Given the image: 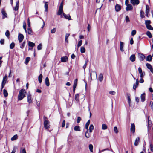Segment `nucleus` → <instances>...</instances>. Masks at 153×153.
Instances as JSON below:
<instances>
[{
    "label": "nucleus",
    "instance_id": "b1692460",
    "mask_svg": "<svg viewBox=\"0 0 153 153\" xmlns=\"http://www.w3.org/2000/svg\"><path fill=\"white\" fill-rule=\"evenodd\" d=\"M105 0H96V2L97 3H100L101 4V6L100 7V9L103 6V4L102 3Z\"/></svg>",
    "mask_w": 153,
    "mask_h": 153
},
{
    "label": "nucleus",
    "instance_id": "774afa93",
    "mask_svg": "<svg viewBox=\"0 0 153 153\" xmlns=\"http://www.w3.org/2000/svg\"><path fill=\"white\" fill-rule=\"evenodd\" d=\"M65 120H64L63 121V122H62V127H64L65 126Z\"/></svg>",
    "mask_w": 153,
    "mask_h": 153
},
{
    "label": "nucleus",
    "instance_id": "4be33fe9",
    "mask_svg": "<svg viewBox=\"0 0 153 153\" xmlns=\"http://www.w3.org/2000/svg\"><path fill=\"white\" fill-rule=\"evenodd\" d=\"M130 60L132 62H134L135 60V56L134 54H133L130 57Z\"/></svg>",
    "mask_w": 153,
    "mask_h": 153
},
{
    "label": "nucleus",
    "instance_id": "e2e57ef3",
    "mask_svg": "<svg viewBox=\"0 0 153 153\" xmlns=\"http://www.w3.org/2000/svg\"><path fill=\"white\" fill-rule=\"evenodd\" d=\"M87 61H85V62L84 65L83 66V69L85 70V68L86 67L87 64Z\"/></svg>",
    "mask_w": 153,
    "mask_h": 153
},
{
    "label": "nucleus",
    "instance_id": "473e14b6",
    "mask_svg": "<svg viewBox=\"0 0 153 153\" xmlns=\"http://www.w3.org/2000/svg\"><path fill=\"white\" fill-rule=\"evenodd\" d=\"M103 75L102 74H100L99 77V80L101 82L103 80Z\"/></svg>",
    "mask_w": 153,
    "mask_h": 153
},
{
    "label": "nucleus",
    "instance_id": "864d4df0",
    "mask_svg": "<svg viewBox=\"0 0 153 153\" xmlns=\"http://www.w3.org/2000/svg\"><path fill=\"white\" fill-rule=\"evenodd\" d=\"M127 98H128V103L129 104H130L131 102V99H130V97L129 95L127 94Z\"/></svg>",
    "mask_w": 153,
    "mask_h": 153
},
{
    "label": "nucleus",
    "instance_id": "603ef678",
    "mask_svg": "<svg viewBox=\"0 0 153 153\" xmlns=\"http://www.w3.org/2000/svg\"><path fill=\"white\" fill-rule=\"evenodd\" d=\"M82 41L81 40L79 41L78 44L77 45V46L78 48L80 46H81L82 44Z\"/></svg>",
    "mask_w": 153,
    "mask_h": 153
},
{
    "label": "nucleus",
    "instance_id": "6e6552de",
    "mask_svg": "<svg viewBox=\"0 0 153 153\" xmlns=\"http://www.w3.org/2000/svg\"><path fill=\"white\" fill-rule=\"evenodd\" d=\"M130 2L133 5H137L140 3L139 0H130Z\"/></svg>",
    "mask_w": 153,
    "mask_h": 153
},
{
    "label": "nucleus",
    "instance_id": "8fccbe9b",
    "mask_svg": "<svg viewBox=\"0 0 153 153\" xmlns=\"http://www.w3.org/2000/svg\"><path fill=\"white\" fill-rule=\"evenodd\" d=\"M89 149H90L91 152H93V150H92L93 148V146L91 144H90L89 145Z\"/></svg>",
    "mask_w": 153,
    "mask_h": 153
},
{
    "label": "nucleus",
    "instance_id": "2f4dec72",
    "mask_svg": "<svg viewBox=\"0 0 153 153\" xmlns=\"http://www.w3.org/2000/svg\"><path fill=\"white\" fill-rule=\"evenodd\" d=\"M74 130L75 131H80V127L79 126H75L74 128Z\"/></svg>",
    "mask_w": 153,
    "mask_h": 153
},
{
    "label": "nucleus",
    "instance_id": "49530a36",
    "mask_svg": "<svg viewBox=\"0 0 153 153\" xmlns=\"http://www.w3.org/2000/svg\"><path fill=\"white\" fill-rule=\"evenodd\" d=\"M27 30H28L27 31L28 33L29 34L31 35L32 32V31L31 29L30 28V27H29L28 28Z\"/></svg>",
    "mask_w": 153,
    "mask_h": 153
},
{
    "label": "nucleus",
    "instance_id": "3c124183",
    "mask_svg": "<svg viewBox=\"0 0 153 153\" xmlns=\"http://www.w3.org/2000/svg\"><path fill=\"white\" fill-rule=\"evenodd\" d=\"M23 27L26 33L27 30H26V24L25 22L23 23Z\"/></svg>",
    "mask_w": 153,
    "mask_h": 153
},
{
    "label": "nucleus",
    "instance_id": "4d7b16f0",
    "mask_svg": "<svg viewBox=\"0 0 153 153\" xmlns=\"http://www.w3.org/2000/svg\"><path fill=\"white\" fill-rule=\"evenodd\" d=\"M42 44H40L37 46V49L38 50H40L42 49Z\"/></svg>",
    "mask_w": 153,
    "mask_h": 153
},
{
    "label": "nucleus",
    "instance_id": "c9c22d12",
    "mask_svg": "<svg viewBox=\"0 0 153 153\" xmlns=\"http://www.w3.org/2000/svg\"><path fill=\"white\" fill-rule=\"evenodd\" d=\"M30 58L29 57H27L25 60V63L26 64H27V63H28L29 62L30 60Z\"/></svg>",
    "mask_w": 153,
    "mask_h": 153
},
{
    "label": "nucleus",
    "instance_id": "4c0bfd02",
    "mask_svg": "<svg viewBox=\"0 0 153 153\" xmlns=\"http://www.w3.org/2000/svg\"><path fill=\"white\" fill-rule=\"evenodd\" d=\"M3 94L5 97H6L8 96V92L5 89H4L3 90Z\"/></svg>",
    "mask_w": 153,
    "mask_h": 153
},
{
    "label": "nucleus",
    "instance_id": "0e129e2a",
    "mask_svg": "<svg viewBox=\"0 0 153 153\" xmlns=\"http://www.w3.org/2000/svg\"><path fill=\"white\" fill-rule=\"evenodd\" d=\"M81 120V118L80 117H77V123H79L80 121Z\"/></svg>",
    "mask_w": 153,
    "mask_h": 153
},
{
    "label": "nucleus",
    "instance_id": "de8ad7c7",
    "mask_svg": "<svg viewBox=\"0 0 153 153\" xmlns=\"http://www.w3.org/2000/svg\"><path fill=\"white\" fill-rule=\"evenodd\" d=\"M114 132L116 134H117L118 132V131L117 129V127L116 126L114 127Z\"/></svg>",
    "mask_w": 153,
    "mask_h": 153
},
{
    "label": "nucleus",
    "instance_id": "7c9ffc66",
    "mask_svg": "<svg viewBox=\"0 0 153 153\" xmlns=\"http://www.w3.org/2000/svg\"><path fill=\"white\" fill-rule=\"evenodd\" d=\"M107 128V126L105 124H103L102 125V130H106Z\"/></svg>",
    "mask_w": 153,
    "mask_h": 153
},
{
    "label": "nucleus",
    "instance_id": "2eb2a0df",
    "mask_svg": "<svg viewBox=\"0 0 153 153\" xmlns=\"http://www.w3.org/2000/svg\"><path fill=\"white\" fill-rule=\"evenodd\" d=\"M141 101L142 102H143L145 100V94L143 93L141 94L140 96Z\"/></svg>",
    "mask_w": 153,
    "mask_h": 153
},
{
    "label": "nucleus",
    "instance_id": "6ab92c4d",
    "mask_svg": "<svg viewBox=\"0 0 153 153\" xmlns=\"http://www.w3.org/2000/svg\"><path fill=\"white\" fill-rule=\"evenodd\" d=\"M140 139L139 137H137L136 139L134 142V145L135 146H137L138 145L139 143L140 142Z\"/></svg>",
    "mask_w": 153,
    "mask_h": 153
},
{
    "label": "nucleus",
    "instance_id": "0eeeda50",
    "mask_svg": "<svg viewBox=\"0 0 153 153\" xmlns=\"http://www.w3.org/2000/svg\"><path fill=\"white\" fill-rule=\"evenodd\" d=\"M138 71L140 74V77L143 78L145 75L144 72H142V70L140 67H139L138 68Z\"/></svg>",
    "mask_w": 153,
    "mask_h": 153
},
{
    "label": "nucleus",
    "instance_id": "4468645a",
    "mask_svg": "<svg viewBox=\"0 0 153 153\" xmlns=\"http://www.w3.org/2000/svg\"><path fill=\"white\" fill-rule=\"evenodd\" d=\"M130 130L131 132L134 133L135 131V126L134 123H132L131 125Z\"/></svg>",
    "mask_w": 153,
    "mask_h": 153
},
{
    "label": "nucleus",
    "instance_id": "f3484780",
    "mask_svg": "<svg viewBox=\"0 0 153 153\" xmlns=\"http://www.w3.org/2000/svg\"><path fill=\"white\" fill-rule=\"evenodd\" d=\"M115 8L116 11L117 12H118L120 10L121 7L120 5L118 4H116L115 6Z\"/></svg>",
    "mask_w": 153,
    "mask_h": 153
},
{
    "label": "nucleus",
    "instance_id": "5fc2aeb1",
    "mask_svg": "<svg viewBox=\"0 0 153 153\" xmlns=\"http://www.w3.org/2000/svg\"><path fill=\"white\" fill-rule=\"evenodd\" d=\"M5 35L7 37H8L10 35V33L8 30H7L6 31L5 33Z\"/></svg>",
    "mask_w": 153,
    "mask_h": 153
},
{
    "label": "nucleus",
    "instance_id": "13d9d810",
    "mask_svg": "<svg viewBox=\"0 0 153 153\" xmlns=\"http://www.w3.org/2000/svg\"><path fill=\"white\" fill-rule=\"evenodd\" d=\"M25 42H24L22 43V45L20 46V48L22 49L25 46Z\"/></svg>",
    "mask_w": 153,
    "mask_h": 153
},
{
    "label": "nucleus",
    "instance_id": "c756f323",
    "mask_svg": "<svg viewBox=\"0 0 153 153\" xmlns=\"http://www.w3.org/2000/svg\"><path fill=\"white\" fill-rule=\"evenodd\" d=\"M149 7L148 5H146V14L147 16H148V14L149 13Z\"/></svg>",
    "mask_w": 153,
    "mask_h": 153
},
{
    "label": "nucleus",
    "instance_id": "a211bd4d",
    "mask_svg": "<svg viewBox=\"0 0 153 153\" xmlns=\"http://www.w3.org/2000/svg\"><path fill=\"white\" fill-rule=\"evenodd\" d=\"M68 60V58L65 56L61 57V61L62 62H65Z\"/></svg>",
    "mask_w": 153,
    "mask_h": 153
},
{
    "label": "nucleus",
    "instance_id": "aec40b11",
    "mask_svg": "<svg viewBox=\"0 0 153 153\" xmlns=\"http://www.w3.org/2000/svg\"><path fill=\"white\" fill-rule=\"evenodd\" d=\"M139 84L138 80V79H137L136 81L135 84H134L133 86V88L134 90H135L137 87L138 86Z\"/></svg>",
    "mask_w": 153,
    "mask_h": 153
},
{
    "label": "nucleus",
    "instance_id": "423d86ee",
    "mask_svg": "<svg viewBox=\"0 0 153 153\" xmlns=\"http://www.w3.org/2000/svg\"><path fill=\"white\" fill-rule=\"evenodd\" d=\"M7 75H5V76L3 77V80L2 81L1 86H2V89L4 88V85H5L7 80Z\"/></svg>",
    "mask_w": 153,
    "mask_h": 153
},
{
    "label": "nucleus",
    "instance_id": "6e6d98bb",
    "mask_svg": "<svg viewBox=\"0 0 153 153\" xmlns=\"http://www.w3.org/2000/svg\"><path fill=\"white\" fill-rule=\"evenodd\" d=\"M136 33V31L135 30H133L131 31V35L132 36L134 35Z\"/></svg>",
    "mask_w": 153,
    "mask_h": 153
},
{
    "label": "nucleus",
    "instance_id": "bf43d9fd",
    "mask_svg": "<svg viewBox=\"0 0 153 153\" xmlns=\"http://www.w3.org/2000/svg\"><path fill=\"white\" fill-rule=\"evenodd\" d=\"M125 19L127 22H129L130 21L129 17L128 16H126Z\"/></svg>",
    "mask_w": 153,
    "mask_h": 153
},
{
    "label": "nucleus",
    "instance_id": "e433bc0d",
    "mask_svg": "<svg viewBox=\"0 0 153 153\" xmlns=\"http://www.w3.org/2000/svg\"><path fill=\"white\" fill-rule=\"evenodd\" d=\"M28 45L29 46L33 47H34L35 45V44L34 43H33L29 41Z\"/></svg>",
    "mask_w": 153,
    "mask_h": 153
},
{
    "label": "nucleus",
    "instance_id": "a18cd8bd",
    "mask_svg": "<svg viewBox=\"0 0 153 153\" xmlns=\"http://www.w3.org/2000/svg\"><path fill=\"white\" fill-rule=\"evenodd\" d=\"M85 136L87 138H89L90 137V135L88 132V130H87L85 132Z\"/></svg>",
    "mask_w": 153,
    "mask_h": 153
},
{
    "label": "nucleus",
    "instance_id": "37998d69",
    "mask_svg": "<svg viewBox=\"0 0 153 153\" xmlns=\"http://www.w3.org/2000/svg\"><path fill=\"white\" fill-rule=\"evenodd\" d=\"M17 135H14L11 138V140L12 141H13L16 140L17 138Z\"/></svg>",
    "mask_w": 153,
    "mask_h": 153
},
{
    "label": "nucleus",
    "instance_id": "9b49d317",
    "mask_svg": "<svg viewBox=\"0 0 153 153\" xmlns=\"http://www.w3.org/2000/svg\"><path fill=\"white\" fill-rule=\"evenodd\" d=\"M146 65L148 69H149L152 73H153V68L152 66L149 63H147Z\"/></svg>",
    "mask_w": 153,
    "mask_h": 153
},
{
    "label": "nucleus",
    "instance_id": "7ed1b4c3",
    "mask_svg": "<svg viewBox=\"0 0 153 153\" xmlns=\"http://www.w3.org/2000/svg\"><path fill=\"white\" fill-rule=\"evenodd\" d=\"M49 123V121L48 120H45L44 121V126L46 129H49L50 128Z\"/></svg>",
    "mask_w": 153,
    "mask_h": 153
},
{
    "label": "nucleus",
    "instance_id": "412c9836",
    "mask_svg": "<svg viewBox=\"0 0 153 153\" xmlns=\"http://www.w3.org/2000/svg\"><path fill=\"white\" fill-rule=\"evenodd\" d=\"M63 15L65 18L68 19V20H70L71 19V16L69 15L68 14L66 15L64 13H63Z\"/></svg>",
    "mask_w": 153,
    "mask_h": 153
},
{
    "label": "nucleus",
    "instance_id": "58836bf2",
    "mask_svg": "<svg viewBox=\"0 0 153 153\" xmlns=\"http://www.w3.org/2000/svg\"><path fill=\"white\" fill-rule=\"evenodd\" d=\"M90 123V120H88L87 123H86L85 125V128L86 129H87V130H88V126L89 125Z\"/></svg>",
    "mask_w": 153,
    "mask_h": 153
},
{
    "label": "nucleus",
    "instance_id": "69168bd1",
    "mask_svg": "<svg viewBox=\"0 0 153 153\" xmlns=\"http://www.w3.org/2000/svg\"><path fill=\"white\" fill-rule=\"evenodd\" d=\"M109 93L110 94L113 95H114L116 94V92L114 91H110L109 92Z\"/></svg>",
    "mask_w": 153,
    "mask_h": 153
},
{
    "label": "nucleus",
    "instance_id": "09e8293b",
    "mask_svg": "<svg viewBox=\"0 0 153 153\" xmlns=\"http://www.w3.org/2000/svg\"><path fill=\"white\" fill-rule=\"evenodd\" d=\"M15 46V44L13 42L10 45V48L11 49H12Z\"/></svg>",
    "mask_w": 153,
    "mask_h": 153
},
{
    "label": "nucleus",
    "instance_id": "f03ea898",
    "mask_svg": "<svg viewBox=\"0 0 153 153\" xmlns=\"http://www.w3.org/2000/svg\"><path fill=\"white\" fill-rule=\"evenodd\" d=\"M63 2H62L60 4L58 11L57 13L58 15H61L63 13Z\"/></svg>",
    "mask_w": 153,
    "mask_h": 153
},
{
    "label": "nucleus",
    "instance_id": "680f3d73",
    "mask_svg": "<svg viewBox=\"0 0 153 153\" xmlns=\"http://www.w3.org/2000/svg\"><path fill=\"white\" fill-rule=\"evenodd\" d=\"M56 31V29L55 28H53V29H52L51 30V33H55Z\"/></svg>",
    "mask_w": 153,
    "mask_h": 153
},
{
    "label": "nucleus",
    "instance_id": "cd10ccee",
    "mask_svg": "<svg viewBox=\"0 0 153 153\" xmlns=\"http://www.w3.org/2000/svg\"><path fill=\"white\" fill-rule=\"evenodd\" d=\"M42 75L40 74L38 77V80L39 83H41L42 81Z\"/></svg>",
    "mask_w": 153,
    "mask_h": 153
},
{
    "label": "nucleus",
    "instance_id": "79ce46f5",
    "mask_svg": "<svg viewBox=\"0 0 153 153\" xmlns=\"http://www.w3.org/2000/svg\"><path fill=\"white\" fill-rule=\"evenodd\" d=\"M110 150L108 149H105L100 151V152H109Z\"/></svg>",
    "mask_w": 153,
    "mask_h": 153
},
{
    "label": "nucleus",
    "instance_id": "f257e3e1",
    "mask_svg": "<svg viewBox=\"0 0 153 153\" xmlns=\"http://www.w3.org/2000/svg\"><path fill=\"white\" fill-rule=\"evenodd\" d=\"M26 94V91L24 89H22L20 90L18 96V100H22L25 97Z\"/></svg>",
    "mask_w": 153,
    "mask_h": 153
},
{
    "label": "nucleus",
    "instance_id": "f704fd0d",
    "mask_svg": "<svg viewBox=\"0 0 153 153\" xmlns=\"http://www.w3.org/2000/svg\"><path fill=\"white\" fill-rule=\"evenodd\" d=\"M77 79H76L74 81L73 87L76 88L77 85Z\"/></svg>",
    "mask_w": 153,
    "mask_h": 153
},
{
    "label": "nucleus",
    "instance_id": "20e7f679",
    "mask_svg": "<svg viewBox=\"0 0 153 153\" xmlns=\"http://www.w3.org/2000/svg\"><path fill=\"white\" fill-rule=\"evenodd\" d=\"M151 23V21L150 20H146L145 21V24L146 25L147 28L149 30H153V28L150 25Z\"/></svg>",
    "mask_w": 153,
    "mask_h": 153
},
{
    "label": "nucleus",
    "instance_id": "bb28decb",
    "mask_svg": "<svg viewBox=\"0 0 153 153\" xmlns=\"http://www.w3.org/2000/svg\"><path fill=\"white\" fill-rule=\"evenodd\" d=\"M1 13L3 15V19H4L5 18L7 17V14L6 13L5 11L4 10H2Z\"/></svg>",
    "mask_w": 153,
    "mask_h": 153
},
{
    "label": "nucleus",
    "instance_id": "052dcab7",
    "mask_svg": "<svg viewBox=\"0 0 153 153\" xmlns=\"http://www.w3.org/2000/svg\"><path fill=\"white\" fill-rule=\"evenodd\" d=\"M21 153H26V152L25 149L23 148L21 149Z\"/></svg>",
    "mask_w": 153,
    "mask_h": 153
},
{
    "label": "nucleus",
    "instance_id": "338daca9",
    "mask_svg": "<svg viewBox=\"0 0 153 153\" xmlns=\"http://www.w3.org/2000/svg\"><path fill=\"white\" fill-rule=\"evenodd\" d=\"M150 149L152 151V152H153V146L152 144H150Z\"/></svg>",
    "mask_w": 153,
    "mask_h": 153
},
{
    "label": "nucleus",
    "instance_id": "a878e982",
    "mask_svg": "<svg viewBox=\"0 0 153 153\" xmlns=\"http://www.w3.org/2000/svg\"><path fill=\"white\" fill-rule=\"evenodd\" d=\"M45 82L46 85L47 86H49L50 84L49 82V80L48 78V77H47L45 78Z\"/></svg>",
    "mask_w": 153,
    "mask_h": 153
},
{
    "label": "nucleus",
    "instance_id": "dca6fc26",
    "mask_svg": "<svg viewBox=\"0 0 153 153\" xmlns=\"http://www.w3.org/2000/svg\"><path fill=\"white\" fill-rule=\"evenodd\" d=\"M124 43L122 42H120V49L122 52L124 51L123 49Z\"/></svg>",
    "mask_w": 153,
    "mask_h": 153
},
{
    "label": "nucleus",
    "instance_id": "5701e85b",
    "mask_svg": "<svg viewBox=\"0 0 153 153\" xmlns=\"http://www.w3.org/2000/svg\"><path fill=\"white\" fill-rule=\"evenodd\" d=\"M74 99L77 102H79V95L78 94H75Z\"/></svg>",
    "mask_w": 153,
    "mask_h": 153
},
{
    "label": "nucleus",
    "instance_id": "393cba45",
    "mask_svg": "<svg viewBox=\"0 0 153 153\" xmlns=\"http://www.w3.org/2000/svg\"><path fill=\"white\" fill-rule=\"evenodd\" d=\"M16 6L14 7V10L15 11H17L18 10L19 7V2L18 1L16 2Z\"/></svg>",
    "mask_w": 153,
    "mask_h": 153
},
{
    "label": "nucleus",
    "instance_id": "f8f14e48",
    "mask_svg": "<svg viewBox=\"0 0 153 153\" xmlns=\"http://www.w3.org/2000/svg\"><path fill=\"white\" fill-rule=\"evenodd\" d=\"M18 40L20 43L24 39L23 35L21 34H19L18 35Z\"/></svg>",
    "mask_w": 153,
    "mask_h": 153
},
{
    "label": "nucleus",
    "instance_id": "39448f33",
    "mask_svg": "<svg viewBox=\"0 0 153 153\" xmlns=\"http://www.w3.org/2000/svg\"><path fill=\"white\" fill-rule=\"evenodd\" d=\"M91 79L92 80V76L93 78L95 79H97V75L96 72L95 71H92L90 73V74Z\"/></svg>",
    "mask_w": 153,
    "mask_h": 153
},
{
    "label": "nucleus",
    "instance_id": "c03bdc74",
    "mask_svg": "<svg viewBox=\"0 0 153 153\" xmlns=\"http://www.w3.org/2000/svg\"><path fill=\"white\" fill-rule=\"evenodd\" d=\"M146 34L147 35L149 38H151L152 37V35L149 31H147L146 32Z\"/></svg>",
    "mask_w": 153,
    "mask_h": 153
},
{
    "label": "nucleus",
    "instance_id": "a19ab883",
    "mask_svg": "<svg viewBox=\"0 0 153 153\" xmlns=\"http://www.w3.org/2000/svg\"><path fill=\"white\" fill-rule=\"evenodd\" d=\"M48 3L47 2H45V11H47L48 8Z\"/></svg>",
    "mask_w": 153,
    "mask_h": 153
},
{
    "label": "nucleus",
    "instance_id": "ddd939ff",
    "mask_svg": "<svg viewBox=\"0 0 153 153\" xmlns=\"http://www.w3.org/2000/svg\"><path fill=\"white\" fill-rule=\"evenodd\" d=\"M126 10L127 11H128L129 10H131L133 9V7L131 4H129L126 5Z\"/></svg>",
    "mask_w": 153,
    "mask_h": 153
},
{
    "label": "nucleus",
    "instance_id": "1a4fd4ad",
    "mask_svg": "<svg viewBox=\"0 0 153 153\" xmlns=\"http://www.w3.org/2000/svg\"><path fill=\"white\" fill-rule=\"evenodd\" d=\"M27 102L29 104L31 103L32 102V100L31 98V95L28 94L27 96Z\"/></svg>",
    "mask_w": 153,
    "mask_h": 153
},
{
    "label": "nucleus",
    "instance_id": "c85d7f7f",
    "mask_svg": "<svg viewBox=\"0 0 153 153\" xmlns=\"http://www.w3.org/2000/svg\"><path fill=\"white\" fill-rule=\"evenodd\" d=\"M152 56L149 55L146 58V61H150L152 60Z\"/></svg>",
    "mask_w": 153,
    "mask_h": 153
},
{
    "label": "nucleus",
    "instance_id": "72a5a7b5",
    "mask_svg": "<svg viewBox=\"0 0 153 153\" xmlns=\"http://www.w3.org/2000/svg\"><path fill=\"white\" fill-rule=\"evenodd\" d=\"M94 128V127L92 124H91L90 125L89 127V130L90 132H91L93 130Z\"/></svg>",
    "mask_w": 153,
    "mask_h": 153
},
{
    "label": "nucleus",
    "instance_id": "9d476101",
    "mask_svg": "<svg viewBox=\"0 0 153 153\" xmlns=\"http://www.w3.org/2000/svg\"><path fill=\"white\" fill-rule=\"evenodd\" d=\"M138 57L141 61H143L145 59V56L143 54L139 53L138 54Z\"/></svg>",
    "mask_w": 153,
    "mask_h": 153
},
{
    "label": "nucleus",
    "instance_id": "ea45409f",
    "mask_svg": "<svg viewBox=\"0 0 153 153\" xmlns=\"http://www.w3.org/2000/svg\"><path fill=\"white\" fill-rule=\"evenodd\" d=\"M85 51V49L84 47L82 46L80 48V52L81 53H84Z\"/></svg>",
    "mask_w": 153,
    "mask_h": 153
}]
</instances>
